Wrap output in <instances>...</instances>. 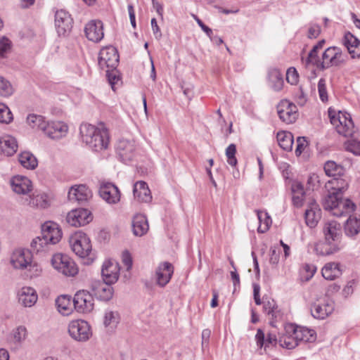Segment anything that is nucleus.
<instances>
[{
    "instance_id": "4",
    "label": "nucleus",
    "mask_w": 360,
    "mask_h": 360,
    "mask_svg": "<svg viewBox=\"0 0 360 360\" xmlns=\"http://www.w3.org/2000/svg\"><path fill=\"white\" fill-rule=\"evenodd\" d=\"M323 231L326 243L320 247V251L319 247H316L317 252L321 255H330L338 252L342 238L341 224L336 221H328L325 224Z\"/></svg>"
},
{
    "instance_id": "48",
    "label": "nucleus",
    "mask_w": 360,
    "mask_h": 360,
    "mask_svg": "<svg viewBox=\"0 0 360 360\" xmlns=\"http://www.w3.org/2000/svg\"><path fill=\"white\" fill-rule=\"evenodd\" d=\"M13 119V114L9 108L6 104L0 103V122L8 124Z\"/></svg>"
},
{
    "instance_id": "24",
    "label": "nucleus",
    "mask_w": 360,
    "mask_h": 360,
    "mask_svg": "<svg viewBox=\"0 0 360 360\" xmlns=\"http://www.w3.org/2000/svg\"><path fill=\"white\" fill-rule=\"evenodd\" d=\"M68 125L63 122H48L44 133L52 139H60L66 136Z\"/></svg>"
},
{
    "instance_id": "61",
    "label": "nucleus",
    "mask_w": 360,
    "mask_h": 360,
    "mask_svg": "<svg viewBox=\"0 0 360 360\" xmlns=\"http://www.w3.org/2000/svg\"><path fill=\"white\" fill-rule=\"evenodd\" d=\"M279 258L280 251L271 248L270 250L269 263L272 265L276 266L279 262Z\"/></svg>"
},
{
    "instance_id": "39",
    "label": "nucleus",
    "mask_w": 360,
    "mask_h": 360,
    "mask_svg": "<svg viewBox=\"0 0 360 360\" xmlns=\"http://www.w3.org/2000/svg\"><path fill=\"white\" fill-rule=\"evenodd\" d=\"M276 139L279 146L284 150L290 151L294 142L292 133L288 131H279L277 133Z\"/></svg>"
},
{
    "instance_id": "21",
    "label": "nucleus",
    "mask_w": 360,
    "mask_h": 360,
    "mask_svg": "<svg viewBox=\"0 0 360 360\" xmlns=\"http://www.w3.org/2000/svg\"><path fill=\"white\" fill-rule=\"evenodd\" d=\"M68 197L70 201L82 204L92 197V193L86 185H75L70 189Z\"/></svg>"
},
{
    "instance_id": "37",
    "label": "nucleus",
    "mask_w": 360,
    "mask_h": 360,
    "mask_svg": "<svg viewBox=\"0 0 360 360\" xmlns=\"http://www.w3.org/2000/svg\"><path fill=\"white\" fill-rule=\"evenodd\" d=\"M58 311L64 316L69 315L72 311L73 300L68 295H60L56 300Z\"/></svg>"
},
{
    "instance_id": "6",
    "label": "nucleus",
    "mask_w": 360,
    "mask_h": 360,
    "mask_svg": "<svg viewBox=\"0 0 360 360\" xmlns=\"http://www.w3.org/2000/svg\"><path fill=\"white\" fill-rule=\"evenodd\" d=\"M72 250L79 257H87L90 262H92L94 258L91 255V245L89 237L86 233L79 232L75 233L70 238L69 240Z\"/></svg>"
},
{
    "instance_id": "15",
    "label": "nucleus",
    "mask_w": 360,
    "mask_h": 360,
    "mask_svg": "<svg viewBox=\"0 0 360 360\" xmlns=\"http://www.w3.org/2000/svg\"><path fill=\"white\" fill-rule=\"evenodd\" d=\"M279 118L287 124L295 122L297 119V106L288 100H282L277 105Z\"/></svg>"
},
{
    "instance_id": "9",
    "label": "nucleus",
    "mask_w": 360,
    "mask_h": 360,
    "mask_svg": "<svg viewBox=\"0 0 360 360\" xmlns=\"http://www.w3.org/2000/svg\"><path fill=\"white\" fill-rule=\"evenodd\" d=\"M51 262L56 270L66 276H74L78 273L75 262L66 255L55 254Z\"/></svg>"
},
{
    "instance_id": "26",
    "label": "nucleus",
    "mask_w": 360,
    "mask_h": 360,
    "mask_svg": "<svg viewBox=\"0 0 360 360\" xmlns=\"http://www.w3.org/2000/svg\"><path fill=\"white\" fill-rule=\"evenodd\" d=\"M11 186L18 194H27L32 190V182L26 176H15L11 179Z\"/></svg>"
},
{
    "instance_id": "2",
    "label": "nucleus",
    "mask_w": 360,
    "mask_h": 360,
    "mask_svg": "<svg viewBox=\"0 0 360 360\" xmlns=\"http://www.w3.org/2000/svg\"><path fill=\"white\" fill-rule=\"evenodd\" d=\"M62 238V231L59 226L53 221H46L41 226V235L34 238L30 244L35 253L49 250L52 245L58 243Z\"/></svg>"
},
{
    "instance_id": "56",
    "label": "nucleus",
    "mask_w": 360,
    "mask_h": 360,
    "mask_svg": "<svg viewBox=\"0 0 360 360\" xmlns=\"http://www.w3.org/2000/svg\"><path fill=\"white\" fill-rule=\"evenodd\" d=\"M318 91L319 98L323 102L328 101V93L326 89V79L321 78L318 82Z\"/></svg>"
},
{
    "instance_id": "35",
    "label": "nucleus",
    "mask_w": 360,
    "mask_h": 360,
    "mask_svg": "<svg viewBox=\"0 0 360 360\" xmlns=\"http://www.w3.org/2000/svg\"><path fill=\"white\" fill-rule=\"evenodd\" d=\"M255 340L257 342V345L260 349L264 346V350L266 349V347H268L269 345L276 346L278 342V339H277L276 336L271 333H269L266 339L265 340L264 333L260 328L257 329V333L255 335Z\"/></svg>"
},
{
    "instance_id": "43",
    "label": "nucleus",
    "mask_w": 360,
    "mask_h": 360,
    "mask_svg": "<svg viewBox=\"0 0 360 360\" xmlns=\"http://www.w3.org/2000/svg\"><path fill=\"white\" fill-rule=\"evenodd\" d=\"M27 122L32 128L41 130L44 132L48 124V122L45 120L43 116L35 114L29 115L27 117Z\"/></svg>"
},
{
    "instance_id": "34",
    "label": "nucleus",
    "mask_w": 360,
    "mask_h": 360,
    "mask_svg": "<svg viewBox=\"0 0 360 360\" xmlns=\"http://www.w3.org/2000/svg\"><path fill=\"white\" fill-rule=\"evenodd\" d=\"M292 202L296 207H301L305 200L306 193L303 184L300 181H294L291 186Z\"/></svg>"
},
{
    "instance_id": "50",
    "label": "nucleus",
    "mask_w": 360,
    "mask_h": 360,
    "mask_svg": "<svg viewBox=\"0 0 360 360\" xmlns=\"http://www.w3.org/2000/svg\"><path fill=\"white\" fill-rule=\"evenodd\" d=\"M226 156L227 158V162L231 167H236L238 161L236 158V146L234 143H231L226 149Z\"/></svg>"
},
{
    "instance_id": "36",
    "label": "nucleus",
    "mask_w": 360,
    "mask_h": 360,
    "mask_svg": "<svg viewBox=\"0 0 360 360\" xmlns=\"http://www.w3.org/2000/svg\"><path fill=\"white\" fill-rule=\"evenodd\" d=\"M321 274L325 279L332 281L342 275V270L338 263L330 262L325 264Z\"/></svg>"
},
{
    "instance_id": "60",
    "label": "nucleus",
    "mask_w": 360,
    "mask_h": 360,
    "mask_svg": "<svg viewBox=\"0 0 360 360\" xmlns=\"http://www.w3.org/2000/svg\"><path fill=\"white\" fill-rule=\"evenodd\" d=\"M320 33V26L317 24H314L309 28L307 37L310 39L316 38Z\"/></svg>"
},
{
    "instance_id": "16",
    "label": "nucleus",
    "mask_w": 360,
    "mask_h": 360,
    "mask_svg": "<svg viewBox=\"0 0 360 360\" xmlns=\"http://www.w3.org/2000/svg\"><path fill=\"white\" fill-rule=\"evenodd\" d=\"M32 249L15 250L11 256V262L15 269H25L32 265Z\"/></svg>"
},
{
    "instance_id": "3",
    "label": "nucleus",
    "mask_w": 360,
    "mask_h": 360,
    "mask_svg": "<svg viewBox=\"0 0 360 360\" xmlns=\"http://www.w3.org/2000/svg\"><path fill=\"white\" fill-rule=\"evenodd\" d=\"M79 132L82 141L92 150L98 152L108 148L109 136L105 129H98L90 124H82Z\"/></svg>"
},
{
    "instance_id": "54",
    "label": "nucleus",
    "mask_w": 360,
    "mask_h": 360,
    "mask_svg": "<svg viewBox=\"0 0 360 360\" xmlns=\"http://www.w3.org/2000/svg\"><path fill=\"white\" fill-rule=\"evenodd\" d=\"M106 77L108 78L109 84L112 86V89H114V86L120 79L117 68L107 69Z\"/></svg>"
},
{
    "instance_id": "55",
    "label": "nucleus",
    "mask_w": 360,
    "mask_h": 360,
    "mask_svg": "<svg viewBox=\"0 0 360 360\" xmlns=\"http://www.w3.org/2000/svg\"><path fill=\"white\" fill-rule=\"evenodd\" d=\"M11 48V41L6 37L0 40V58H5Z\"/></svg>"
},
{
    "instance_id": "40",
    "label": "nucleus",
    "mask_w": 360,
    "mask_h": 360,
    "mask_svg": "<svg viewBox=\"0 0 360 360\" xmlns=\"http://www.w3.org/2000/svg\"><path fill=\"white\" fill-rule=\"evenodd\" d=\"M278 343L288 349H294L300 344L298 340L295 339V335L288 333L285 329L284 333L278 336Z\"/></svg>"
},
{
    "instance_id": "59",
    "label": "nucleus",
    "mask_w": 360,
    "mask_h": 360,
    "mask_svg": "<svg viewBox=\"0 0 360 360\" xmlns=\"http://www.w3.org/2000/svg\"><path fill=\"white\" fill-rule=\"evenodd\" d=\"M306 143L307 141L304 137L300 136L297 139V147L295 149V154L297 156H300L302 154L304 148L307 146Z\"/></svg>"
},
{
    "instance_id": "29",
    "label": "nucleus",
    "mask_w": 360,
    "mask_h": 360,
    "mask_svg": "<svg viewBox=\"0 0 360 360\" xmlns=\"http://www.w3.org/2000/svg\"><path fill=\"white\" fill-rule=\"evenodd\" d=\"M19 302L26 307L33 306L37 300L35 290L31 287H23L18 293Z\"/></svg>"
},
{
    "instance_id": "62",
    "label": "nucleus",
    "mask_w": 360,
    "mask_h": 360,
    "mask_svg": "<svg viewBox=\"0 0 360 360\" xmlns=\"http://www.w3.org/2000/svg\"><path fill=\"white\" fill-rule=\"evenodd\" d=\"M193 17L198 23V25L200 27V28L206 33V34L209 37H211V35L213 34L212 29L205 25L197 15H193Z\"/></svg>"
},
{
    "instance_id": "51",
    "label": "nucleus",
    "mask_w": 360,
    "mask_h": 360,
    "mask_svg": "<svg viewBox=\"0 0 360 360\" xmlns=\"http://www.w3.org/2000/svg\"><path fill=\"white\" fill-rule=\"evenodd\" d=\"M31 203L40 208H46L49 205L48 196L45 193H40L34 195L31 200Z\"/></svg>"
},
{
    "instance_id": "27",
    "label": "nucleus",
    "mask_w": 360,
    "mask_h": 360,
    "mask_svg": "<svg viewBox=\"0 0 360 360\" xmlns=\"http://www.w3.org/2000/svg\"><path fill=\"white\" fill-rule=\"evenodd\" d=\"M133 193L134 198L139 202H149L152 200L150 191L145 181H137L134 185Z\"/></svg>"
},
{
    "instance_id": "13",
    "label": "nucleus",
    "mask_w": 360,
    "mask_h": 360,
    "mask_svg": "<svg viewBox=\"0 0 360 360\" xmlns=\"http://www.w3.org/2000/svg\"><path fill=\"white\" fill-rule=\"evenodd\" d=\"M73 20L65 10L57 11L55 14V25L59 36H66L72 28Z\"/></svg>"
},
{
    "instance_id": "52",
    "label": "nucleus",
    "mask_w": 360,
    "mask_h": 360,
    "mask_svg": "<svg viewBox=\"0 0 360 360\" xmlns=\"http://www.w3.org/2000/svg\"><path fill=\"white\" fill-rule=\"evenodd\" d=\"M27 329L25 326H18L13 332V340L16 343L22 342L27 338Z\"/></svg>"
},
{
    "instance_id": "63",
    "label": "nucleus",
    "mask_w": 360,
    "mask_h": 360,
    "mask_svg": "<svg viewBox=\"0 0 360 360\" xmlns=\"http://www.w3.org/2000/svg\"><path fill=\"white\" fill-rule=\"evenodd\" d=\"M151 27L155 38L157 39H160L162 37V33L160 32V29L157 23V20L155 18L151 19Z\"/></svg>"
},
{
    "instance_id": "46",
    "label": "nucleus",
    "mask_w": 360,
    "mask_h": 360,
    "mask_svg": "<svg viewBox=\"0 0 360 360\" xmlns=\"http://www.w3.org/2000/svg\"><path fill=\"white\" fill-rule=\"evenodd\" d=\"M264 311L268 314L271 315L272 319H277L278 316H280V311L278 310V306L276 302L269 299L263 302Z\"/></svg>"
},
{
    "instance_id": "58",
    "label": "nucleus",
    "mask_w": 360,
    "mask_h": 360,
    "mask_svg": "<svg viewBox=\"0 0 360 360\" xmlns=\"http://www.w3.org/2000/svg\"><path fill=\"white\" fill-rule=\"evenodd\" d=\"M122 261L126 266L127 271H129L132 267V258L129 251L125 250L122 252Z\"/></svg>"
},
{
    "instance_id": "31",
    "label": "nucleus",
    "mask_w": 360,
    "mask_h": 360,
    "mask_svg": "<svg viewBox=\"0 0 360 360\" xmlns=\"http://www.w3.org/2000/svg\"><path fill=\"white\" fill-rule=\"evenodd\" d=\"M94 295L101 300L108 301L113 295V289L111 284L104 283H96L93 285Z\"/></svg>"
},
{
    "instance_id": "17",
    "label": "nucleus",
    "mask_w": 360,
    "mask_h": 360,
    "mask_svg": "<svg viewBox=\"0 0 360 360\" xmlns=\"http://www.w3.org/2000/svg\"><path fill=\"white\" fill-rule=\"evenodd\" d=\"M120 265L114 260H107L103 264L101 275L106 284L115 283L119 278Z\"/></svg>"
},
{
    "instance_id": "8",
    "label": "nucleus",
    "mask_w": 360,
    "mask_h": 360,
    "mask_svg": "<svg viewBox=\"0 0 360 360\" xmlns=\"http://www.w3.org/2000/svg\"><path fill=\"white\" fill-rule=\"evenodd\" d=\"M68 331L70 336L77 342H86L92 335L89 324L82 319L70 321L68 326Z\"/></svg>"
},
{
    "instance_id": "45",
    "label": "nucleus",
    "mask_w": 360,
    "mask_h": 360,
    "mask_svg": "<svg viewBox=\"0 0 360 360\" xmlns=\"http://www.w3.org/2000/svg\"><path fill=\"white\" fill-rule=\"evenodd\" d=\"M257 217L259 221V226L257 228V231L262 233L266 232L272 223L270 216L266 212L258 211Z\"/></svg>"
},
{
    "instance_id": "42",
    "label": "nucleus",
    "mask_w": 360,
    "mask_h": 360,
    "mask_svg": "<svg viewBox=\"0 0 360 360\" xmlns=\"http://www.w3.org/2000/svg\"><path fill=\"white\" fill-rule=\"evenodd\" d=\"M325 40L322 39L313 46L312 49L310 51L307 58L305 59L306 65L312 64L318 68L319 63H321V60L318 56V52L323 48Z\"/></svg>"
},
{
    "instance_id": "18",
    "label": "nucleus",
    "mask_w": 360,
    "mask_h": 360,
    "mask_svg": "<svg viewBox=\"0 0 360 360\" xmlns=\"http://www.w3.org/2000/svg\"><path fill=\"white\" fill-rule=\"evenodd\" d=\"M98 193L100 196L109 204H116L120 200V191L118 188L112 183H101Z\"/></svg>"
},
{
    "instance_id": "25",
    "label": "nucleus",
    "mask_w": 360,
    "mask_h": 360,
    "mask_svg": "<svg viewBox=\"0 0 360 360\" xmlns=\"http://www.w3.org/2000/svg\"><path fill=\"white\" fill-rule=\"evenodd\" d=\"M342 44L352 58H360V41L354 35L350 32L345 33Z\"/></svg>"
},
{
    "instance_id": "22",
    "label": "nucleus",
    "mask_w": 360,
    "mask_h": 360,
    "mask_svg": "<svg viewBox=\"0 0 360 360\" xmlns=\"http://www.w3.org/2000/svg\"><path fill=\"white\" fill-rule=\"evenodd\" d=\"M173 273L174 267L171 263H160L155 271L156 283L161 288L165 287L170 281Z\"/></svg>"
},
{
    "instance_id": "30",
    "label": "nucleus",
    "mask_w": 360,
    "mask_h": 360,
    "mask_svg": "<svg viewBox=\"0 0 360 360\" xmlns=\"http://www.w3.org/2000/svg\"><path fill=\"white\" fill-rule=\"evenodd\" d=\"M18 150V143L15 138L11 136H5L0 138V153L11 156Z\"/></svg>"
},
{
    "instance_id": "33",
    "label": "nucleus",
    "mask_w": 360,
    "mask_h": 360,
    "mask_svg": "<svg viewBox=\"0 0 360 360\" xmlns=\"http://www.w3.org/2000/svg\"><path fill=\"white\" fill-rule=\"evenodd\" d=\"M345 234L349 238H354L360 233V219L350 216L344 224Z\"/></svg>"
},
{
    "instance_id": "11",
    "label": "nucleus",
    "mask_w": 360,
    "mask_h": 360,
    "mask_svg": "<svg viewBox=\"0 0 360 360\" xmlns=\"http://www.w3.org/2000/svg\"><path fill=\"white\" fill-rule=\"evenodd\" d=\"M285 330L288 333L295 335V339L298 340L299 342H313L316 339V333L313 329H309L306 327L298 326L293 323L285 324Z\"/></svg>"
},
{
    "instance_id": "12",
    "label": "nucleus",
    "mask_w": 360,
    "mask_h": 360,
    "mask_svg": "<svg viewBox=\"0 0 360 360\" xmlns=\"http://www.w3.org/2000/svg\"><path fill=\"white\" fill-rule=\"evenodd\" d=\"M73 306L79 313L91 312L94 306L93 296L86 290H79L75 295Z\"/></svg>"
},
{
    "instance_id": "47",
    "label": "nucleus",
    "mask_w": 360,
    "mask_h": 360,
    "mask_svg": "<svg viewBox=\"0 0 360 360\" xmlns=\"http://www.w3.org/2000/svg\"><path fill=\"white\" fill-rule=\"evenodd\" d=\"M120 316L117 311H106L104 316L103 323L105 327L113 328L119 323Z\"/></svg>"
},
{
    "instance_id": "5",
    "label": "nucleus",
    "mask_w": 360,
    "mask_h": 360,
    "mask_svg": "<svg viewBox=\"0 0 360 360\" xmlns=\"http://www.w3.org/2000/svg\"><path fill=\"white\" fill-rule=\"evenodd\" d=\"M328 116L331 124L335 127L339 134L347 137L352 136L354 134V124L350 114L340 111L336 115L335 110L329 108Z\"/></svg>"
},
{
    "instance_id": "57",
    "label": "nucleus",
    "mask_w": 360,
    "mask_h": 360,
    "mask_svg": "<svg viewBox=\"0 0 360 360\" xmlns=\"http://www.w3.org/2000/svg\"><path fill=\"white\" fill-rule=\"evenodd\" d=\"M286 80L291 84H295L298 81V73L295 68H290L286 72Z\"/></svg>"
},
{
    "instance_id": "41",
    "label": "nucleus",
    "mask_w": 360,
    "mask_h": 360,
    "mask_svg": "<svg viewBox=\"0 0 360 360\" xmlns=\"http://www.w3.org/2000/svg\"><path fill=\"white\" fill-rule=\"evenodd\" d=\"M20 165L27 169H34L38 165L36 157L29 151L22 152L18 155Z\"/></svg>"
},
{
    "instance_id": "28",
    "label": "nucleus",
    "mask_w": 360,
    "mask_h": 360,
    "mask_svg": "<svg viewBox=\"0 0 360 360\" xmlns=\"http://www.w3.org/2000/svg\"><path fill=\"white\" fill-rule=\"evenodd\" d=\"M334 310L333 302H326L323 304H313L311 307V314L312 316L317 319H324Z\"/></svg>"
},
{
    "instance_id": "20",
    "label": "nucleus",
    "mask_w": 360,
    "mask_h": 360,
    "mask_svg": "<svg viewBox=\"0 0 360 360\" xmlns=\"http://www.w3.org/2000/svg\"><path fill=\"white\" fill-rule=\"evenodd\" d=\"M306 224L310 228H314L321 218V210L314 199L307 202V208L304 212Z\"/></svg>"
},
{
    "instance_id": "38",
    "label": "nucleus",
    "mask_w": 360,
    "mask_h": 360,
    "mask_svg": "<svg viewBox=\"0 0 360 360\" xmlns=\"http://www.w3.org/2000/svg\"><path fill=\"white\" fill-rule=\"evenodd\" d=\"M269 81L271 87L276 91L281 90L283 86V75L278 69L273 68L269 71Z\"/></svg>"
},
{
    "instance_id": "1",
    "label": "nucleus",
    "mask_w": 360,
    "mask_h": 360,
    "mask_svg": "<svg viewBox=\"0 0 360 360\" xmlns=\"http://www.w3.org/2000/svg\"><path fill=\"white\" fill-rule=\"evenodd\" d=\"M331 184L333 185V191L329 192L324 198L323 208L336 217L352 213L356 207L355 204L349 199L343 198L342 196V192L347 188V183L342 179L334 178Z\"/></svg>"
},
{
    "instance_id": "23",
    "label": "nucleus",
    "mask_w": 360,
    "mask_h": 360,
    "mask_svg": "<svg viewBox=\"0 0 360 360\" xmlns=\"http://www.w3.org/2000/svg\"><path fill=\"white\" fill-rule=\"evenodd\" d=\"M84 32L89 40L100 41L104 37L103 22L101 20L90 21L86 25Z\"/></svg>"
},
{
    "instance_id": "7",
    "label": "nucleus",
    "mask_w": 360,
    "mask_h": 360,
    "mask_svg": "<svg viewBox=\"0 0 360 360\" xmlns=\"http://www.w3.org/2000/svg\"><path fill=\"white\" fill-rule=\"evenodd\" d=\"M346 56L338 46H330L322 54V60L319 63L318 69L323 70L333 66H340L346 62Z\"/></svg>"
},
{
    "instance_id": "32",
    "label": "nucleus",
    "mask_w": 360,
    "mask_h": 360,
    "mask_svg": "<svg viewBox=\"0 0 360 360\" xmlns=\"http://www.w3.org/2000/svg\"><path fill=\"white\" fill-rule=\"evenodd\" d=\"M148 230L147 219L144 215L136 214L132 219V231L136 236H142Z\"/></svg>"
},
{
    "instance_id": "19",
    "label": "nucleus",
    "mask_w": 360,
    "mask_h": 360,
    "mask_svg": "<svg viewBox=\"0 0 360 360\" xmlns=\"http://www.w3.org/2000/svg\"><path fill=\"white\" fill-rule=\"evenodd\" d=\"M134 150V143L125 139L120 140L116 146V153L119 159L125 164L133 160L135 155Z\"/></svg>"
},
{
    "instance_id": "44",
    "label": "nucleus",
    "mask_w": 360,
    "mask_h": 360,
    "mask_svg": "<svg viewBox=\"0 0 360 360\" xmlns=\"http://www.w3.org/2000/svg\"><path fill=\"white\" fill-rule=\"evenodd\" d=\"M324 171L329 176H340L344 174V168L334 161H327L324 165Z\"/></svg>"
},
{
    "instance_id": "53",
    "label": "nucleus",
    "mask_w": 360,
    "mask_h": 360,
    "mask_svg": "<svg viewBox=\"0 0 360 360\" xmlns=\"http://www.w3.org/2000/svg\"><path fill=\"white\" fill-rule=\"evenodd\" d=\"M345 146L347 151L356 155H360V141L356 139H350L345 143Z\"/></svg>"
},
{
    "instance_id": "10",
    "label": "nucleus",
    "mask_w": 360,
    "mask_h": 360,
    "mask_svg": "<svg viewBox=\"0 0 360 360\" xmlns=\"http://www.w3.org/2000/svg\"><path fill=\"white\" fill-rule=\"evenodd\" d=\"M120 56L116 48L112 46L101 49L98 55V65L101 69L117 68Z\"/></svg>"
},
{
    "instance_id": "49",
    "label": "nucleus",
    "mask_w": 360,
    "mask_h": 360,
    "mask_svg": "<svg viewBox=\"0 0 360 360\" xmlns=\"http://www.w3.org/2000/svg\"><path fill=\"white\" fill-rule=\"evenodd\" d=\"M13 93V88L9 81L0 76V96L8 97Z\"/></svg>"
},
{
    "instance_id": "64",
    "label": "nucleus",
    "mask_w": 360,
    "mask_h": 360,
    "mask_svg": "<svg viewBox=\"0 0 360 360\" xmlns=\"http://www.w3.org/2000/svg\"><path fill=\"white\" fill-rule=\"evenodd\" d=\"M319 182V176L316 174H313L312 175H310L307 179V184L309 186V188L314 190L316 187V184Z\"/></svg>"
},
{
    "instance_id": "14",
    "label": "nucleus",
    "mask_w": 360,
    "mask_h": 360,
    "mask_svg": "<svg viewBox=\"0 0 360 360\" xmlns=\"http://www.w3.org/2000/svg\"><path fill=\"white\" fill-rule=\"evenodd\" d=\"M93 216L89 210L79 208L70 211L66 217L67 222L72 226H84L91 221Z\"/></svg>"
}]
</instances>
